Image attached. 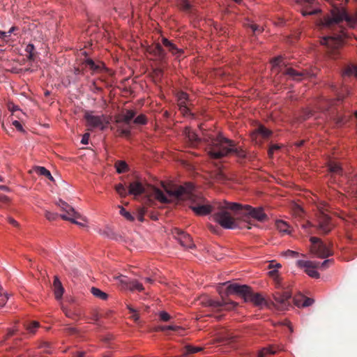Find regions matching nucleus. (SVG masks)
Here are the masks:
<instances>
[{"label": "nucleus", "instance_id": "11", "mask_svg": "<svg viewBox=\"0 0 357 357\" xmlns=\"http://www.w3.org/2000/svg\"><path fill=\"white\" fill-rule=\"evenodd\" d=\"M311 251L319 258H326L333 255V252L320 238L311 237Z\"/></svg>", "mask_w": 357, "mask_h": 357}, {"label": "nucleus", "instance_id": "30", "mask_svg": "<svg viewBox=\"0 0 357 357\" xmlns=\"http://www.w3.org/2000/svg\"><path fill=\"white\" fill-rule=\"evenodd\" d=\"M115 167L119 174L126 172L128 169L127 163L123 160L116 161L115 163Z\"/></svg>", "mask_w": 357, "mask_h": 357}, {"label": "nucleus", "instance_id": "28", "mask_svg": "<svg viewBox=\"0 0 357 357\" xmlns=\"http://www.w3.org/2000/svg\"><path fill=\"white\" fill-rule=\"evenodd\" d=\"M91 292L94 296L103 301L107 300L108 298V295L106 293L96 287H92L91 289Z\"/></svg>", "mask_w": 357, "mask_h": 357}, {"label": "nucleus", "instance_id": "49", "mask_svg": "<svg viewBox=\"0 0 357 357\" xmlns=\"http://www.w3.org/2000/svg\"><path fill=\"white\" fill-rule=\"evenodd\" d=\"M280 149V146L277 144H274L270 146L268 149V155L270 157H272L275 151L278 150Z\"/></svg>", "mask_w": 357, "mask_h": 357}, {"label": "nucleus", "instance_id": "53", "mask_svg": "<svg viewBox=\"0 0 357 357\" xmlns=\"http://www.w3.org/2000/svg\"><path fill=\"white\" fill-rule=\"evenodd\" d=\"M312 116V112L311 110H306V111L303 112V118L304 120L309 119Z\"/></svg>", "mask_w": 357, "mask_h": 357}, {"label": "nucleus", "instance_id": "13", "mask_svg": "<svg viewBox=\"0 0 357 357\" xmlns=\"http://www.w3.org/2000/svg\"><path fill=\"white\" fill-rule=\"evenodd\" d=\"M291 295L289 291H277L273 294L275 306L280 310H287L291 305Z\"/></svg>", "mask_w": 357, "mask_h": 357}, {"label": "nucleus", "instance_id": "25", "mask_svg": "<svg viewBox=\"0 0 357 357\" xmlns=\"http://www.w3.org/2000/svg\"><path fill=\"white\" fill-rule=\"evenodd\" d=\"M275 226L278 231L282 234H289V226L283 220H279L275 222Z\"/></svg>", "mask_w": 357, "mask_h": 357}, {"label": "nucleus", "instance_id": "15", "mask_svg": "<svg viewBox=\"0 0 357 357\" xmlns=\"http://www.w3.org/2000/svg\"><path fill=\"white\" fill-rule=\"evenodd\" d=\"M296 264L300 268H305V272L310 277L314 278H319V273L315 270L318 268L319 262V261H311L298 260Z\"/></svg>", "mask_w": 357, "mask_h": 357}, {"label": "nucleus", "instance_id": "26", "mask_svg": "<svg viewBox=\"0 0 357 357\" xmlns=\"http://www.w3.org/2000/svg\"><path fill=\"white\" fill-rule=\"evenodd\" d=\"M84 63L89 66L90 69L93 72H98L100 70L102 66H103V63H96L91 59H86Z\"/></svg>", "mask_w": 357, "mask_h": 357}, {"label": "nucleus", "instance_id": "42", "mask_svg": "<svg viewBox=\"0 0 357 357\" xmlns=\"http://www.w3.org/2000/svg\"><path fill=\"white\" fill-rule=\"evenodd\" d=\"M45 215L46 218L50 221L56 220L57 218V217L59 216L57 213H52L50 211H46Z\"/></svg>", "mask_w": 357, "mask_h": 357}, {"label": "nucleus", "instance_id": "34", "mask_svg": "<svg viewBox=\"0 0 357 357\" xmlns=\"http://www.w3.org/2000/svg\"><path fill=\"white\" fill-rule=\"evenodd\" d=\"M115 190L121 197H126L128 194L126 188L122 183L116 185Z\"/></svg>", "mask_w": 357, "mask_h": 357}, {"label": "nucleus", "instance_id": "56", "mask_svg": "<svg viewBox=\"0 0 357 357\" xmlns=\"http://www.w3.org/2000/svg\"><path fill=\"white\" fill-rule=\"evenodd\" d=\"M187 98H188L187 93L182 92L179 96V99L181 101V103H183L185 102V100L187 99Z\"/></svg>", "mask_w": 357, "mask_h": 357}, {"label": "nucleus", "instance_id": "36", "mask_svg": "<svg viewBox=\"0 0 357 357\" xmlns=\"http://www.w3.org/2000/svg\"><path fill=\"white\" fill-rule=\"evenodd\" d=\"M203 349L202 347H194L192 345H187L185 347V354H195L199 351H201Z\"/></svg>", "mask_w": 357, "mask_h": 357}, {"label": "nucleus", "instance_id": "44", "mask_svg": "<svg viewBox=\"0 0 357 357\" xmlns=\"http://www.w3.org/2000/svg\"><path fill=\"white\" fill-rule=\"evenodd\" d=\"M160 318L162 321H167L170 319L171 317L167 312L162 311L160 312Z\"/></svg>", "mask_w": 357, "mask_h": 357}, {"label": "nucleus", "instance_id": "12", "mask_svg": "<svg viewBox=\"0 0 357 357\" xmlns=\"http://www.w3.org/2000/svg\"><path fill=\"white\" fill-rule=\"evenodd\" d=\"M56 204L58 206L61 208V209L66 212V214L61 215V218L66 220H69L71 222L83 226V225L77 221L75 220L76 218H80L81 215L79 213L76 212L75 209L70 206L68 203L60 199Z\"/></svg>", "mask_w": 357, "mask_h": 357}, {"label": "nucleus", "instance_id": "23", "mask_svg": "<svg viewBox=\"0 0 357 357\" xmlns=\"http://www.w3.org/2000/svg\"><path fill=\"white\" fill-rule=\"evenodd\" d=\"M34 171L38 175L44 176L49 178L50 181H54V178L52 177L50 172L45 167L36 166L34 167Z\"/></svg>", "mask_w": 357, "mask_h": 357}, {"label": "nucleus", "instance_id": "8", "mask_svg": "<svg viewBox=\"0 0 357 357\" xmlns=\"http://www.w3.org/2000/svg\"><path fill=\"white\" fill-rule=\"evenodd\" d=\"M240 205L241 207L239 209L232 211V212L239 213V215L245 218H252L260 222L266 221L268 219L267 215L264 212L262 208H253L250 205ZM231 212V211H230Z\"/></svg>", "mask_w": 357, "mask_h": 357}, {"label": "nucleus", "instance_id": "43", "mask_svg": "<svg viewBox=\"0 0 357 357\" xmlns=\"http://www.w3.org/2000/svg\"><path fill=\"white\" fill-rule=\"evenodd\" d=\"M8 299V296L7 294H4L1 291V296H0V307H3L6 305L7 301Z\"/></svg>", "mask_w": 357, "mask_h": 357}, {"label": "nucleus", "instance_id": "54", "mask_svg": "<svg viewBox=\"0 0 357 357\" xmlns=\"http://www.w3.org/2000/svg\"><path fill=\"white\" fill-rule=\"evenodd\" d=\"M281 62H282V59L280 57L275 58L272 61L273 67L280 66Z\"/></svg>", "mask_w": 357, "mask_h": 357}, {"label": "nucleus", "instance_id": "4", "mask_svg": "<svg viewBox=\"0 0 357 357\" xmlns=\"http://www.w3.org/2000/svg\"><path fill=\"white\" fill-rule=\"evenodd\" d=\"M135 110H126L114 116V123L112 129L116 130L118 135L128 137L130 135L131 121L133 119V123L136 125H146L147 123V118L144 114L136 116Z\"/></svg>", "mask_w": 357, "mask_h": 357}, {"label": "nucleus", "instance_id": "17", "mask_svg": "<svg viewBox=\"0 0 357 357\" xmlns=\"http://www.w3.org/2000/svg\"><path fill=\"white\" fill-rule=\"evenodd\" d=\"M173 234L178 238L181 245L187 248H195V244L192 243L190 236L180 229L175 228Z\"/></svg>", "mask_w": 357, "mask_h": 357}, {"label": "nucleus", "instance_id": "20", "mask_svg": "<svg viewBox=\"0 0 357 357\" xmlns=\"http://www.w3.org/2000/svg\"><path fill=\"white\" fill-rule=\"evenodd\" d=\"M283 74L294 80L300 81L306 75V71H297L292 68H287L284 70Z\"/></svg>", "mask_w": 357, "mask_h": 357}, {"label": "nucleus", "instance_id": "38", "mask_svg": "<svg viewBox=\"0 0 357 357\" xmlns=\"http://www.w3.org/2000/svg\"><path fill=\"white\" fill-rule=\"evenodd\" d=\"M215 179L220 183H224L227 181V177L221 170H218L215 174Z\"/></svg>", "mask_w": 357, "mask_h": 357}, {"label": "nucleus", "instance_id": "3", "mask_svg": "<svg viewBox=\"0 0 357 357\" xmlns=\"http://www.w3.org/2000/svg\"><path fill=\"white\" fill-rule=\"evenodd\" d=\"M208 143V153L211 158L220 159L234 153L241 160L246 158V153L241 148L236 146L234 141L229 139L220 134L204 137Z\"/></svg>", "mask_w": 357, "mask_h": 357}, {"label": "nucleus", "instance_id": "40", "mask_svg": "<svg viewBox=\"0 0 357 357\" xmlns=\"http://www.w3.org/2000/svg\"><path fill=\"white\" fill-rule=\"evenodd\" d=\"M146 213V210L144 208H139L137 211V218L140 222L144 221V216Z\"/></svg>", "mask_w": 357, "mask_h": 357}, {"label": "nucleus", "instance_id": "32", "mask_svg": "<svg viewBox=\"0 0 357 357\" xmlns=\"http://www.w3.org/2000/svg\"><path fill=\"white\" fill-rule=\"evenodd\" d=\"M24 326L29 333H34L36 330L39 327L40 324L36 321H33L26 323Z\"/></svg>", "mask_w": 357, "mask_h": 357}, {"label": "nucleus", "instance_id": "1", "mask_svg": "<svg viewBox=\"0 0 357 357\" xmlns=\"http://www.w3.org/2000/svg\"><path fill=\"white\" fill-rule=\"evenodd\" d=\"M165 190L171 198H175L177 200H191L190 208L196 215H206L213 212L214 220L224 229L237 227L238 223L234 217L235 214H231L230 211L239 209L241 207L240 204L227 202H215L213 204H205L204 199L195 196L194 185L191 183H187L184 185H172L165 188Z\"/></svg>", "mask_w": 357, "mask_h": 357}, {"label": "nucleus", "instance_id": "19", "mask_svg": "<svg viewBox=\"0 0 357 357\" xmlns=\"http://www.w3.org/2000/svg\"><path fill=\"white\" fill-rule=\"evenodd\" d=\"M162 45L166 47L169 52L176 57L181 56L183 54V50L178 48L174 43L166 38H162Z\"/></svg>", "mask_w": 357, "mask_h": 357}, {"label": "nucleus", "instance_id": "22", "mask_svg": "<svg viewBox=\"0 0 357 357\" xmlns=\"http://www.w3.org/2000/svg\"><path fill=\"white\" fill-rule=\"evenodd\" d=\"M185 135L192 146H196L199 143L200 138L191 129L186 128L185 130Z\"/></svg>", "mask_w": 357, "mask_h": 357}, {"label": "nucleus", "instance_id": "37", "mask_svg": "<svg viewBox=\"0 0 357 357\" xmlns=\"http://www.w3.org/2000/svg\"><path fill=\"white\" fill-rule=\"evenodd\" d=\"M334 262V260L333 259H326L322 263L319 262V268H321L322 270L326 269L328 267H329L331 265H332Z\"/></svg>", "mask_w": 357, "mask_h": 357}, {"label": "nucleus", "instance_id": "57", "mask_svg": "<svg viewBox=\"0 0 357 357\" xmlns=\"http://www.w3.org/2000/svg\"><path fill=\"white\" fill-rule=\"evenodd\" d=\"M251 28L253 30L254 32H256V31H260V28L259 26L256 25V24H252L251 26Z\"/></svg>", "mask_w": 357, "mask_h": 357}, {"label": "nucleus", "instance_id": "39", "mask_svg": "<svg viewBox=\"0 0 357 357\" xmlns=\"http://www.w3.org/2000/svg\"><path fill=\"white\" fill-rule=\"evenodd\" d=\"M344 74L347 75L354 74L355 76L357 77V65L348 67L346 69Z\"/></svg>", "mask_w": 357, "mask_h": 357}, {"label": "nucleus", "instance_id": "6", "mask_svg": "<svg viewBox=\"0 0 357 357\" xmlns=\"http://www.w3.org/2000/svg\"><path fill=\"white\" fill-rule=\"evenodd\" d=\"M128 194L135 197L145 194L149 197H152L161 203H167L169 202L167 197L160 189L148 185H144L139 181L131 182L128 186Z\"/></svg>", "mask_w": 357, "mask_h": 357}, {"label": "nucleus", "instance_id": "62", "mask_svg": "<svg viewBox=\"0 0 357 357\" xmlns=\"http://www.w3.org/2000/svg\"><path fill=\"white\" fill-rule=\"evenodd\" d=\"M285 324L287 326V327L289 328L290 331L292 332L293 331V329H292V327L291 326V323L289 321H287L285 323Z\"/></svg>", "mask_w": 357, "mask_h": 357}, {"label": "nucleus", "instance_id": "29", "mask_svg": "<svg viewBox=\"0 0 357 357\" xmlns=\"http://www.w3.org/2000/svg\"><path fill=\"white\" fill-rule=\"evenodd\" d=\"M25 51L27 53V59L29 61H34L36 56L34 45L33 44L27 45L25 48Z\"/></svg>", "mask_w": 357, "mask_h": 357}, {"label": "nucleus", "instance_id": "59", "mask_svg": "<svg viewBox=\"0 0 357 357\" xmlns=\"http://www.w3.org/2000/svg\"><path fill=\"white\" fill-rule=\"evenodd\" d=\"M74 74L75 75H80V74H82V71L79 68H76L74 70Z\"/></svg>", "mask_w": 357, "mask_h": 357}, {"label": "nucleus", "instance_id": "55", "mask_svg": "<svg viewBox=\"0 0 357 357\" xmlns=\"http://www.w3.org/2000/svg\"><path fill=\"white\" fill-rule=\"evenodd\" d=\"M8 222L10 225H12L14 227H18L19 226V223L14 218H13L11 217H9L8 218Z\"/></svg>", "mask_w": 357, "mask_h": 357}, {"label": "nucleus", "instance_id": "50", "mask_svg": "<svg viewBox=\"0 0 357 357\" xmlns=\"http://www.w3.org/2000/svg\"><path fill=\"white\" fill-rule=\"evenodd\" d=\"M90 134L89 132L85 133L82 138L81 143L82 144H88Z\"/></svg>", "mask_w": 357, "mask_h": 357}, {"label": "nucleus", "instance_id": "45", "mask_svg": "<svg viewBox=\"0 0 357 357\" xmlns=\"http://www.w3.org/2000/svg\"><path fill=\"white\" fill-rule=\"evenodd\" d=\"M284 255L289 257L295 258L298 256V252L288 250L284 253Z\"/></svg>", "mask_w": 357, "mask_h": 357}, {"label": "nucleus", "instance_id": "33", "mask_svg": "<svg viewBox=\"0 0 357 357\" xmlns=\"http://www.w3.org/2000/svg\"><path fill=\"white\" fill-rule=\"evenodd\" d=\"M333 120L337 126H342L348 121V117L337 114L333 117Z\"/></svg>", "mask_w": 357, "mask_h": 357}, {"label": "nucleus", "instance_id": "35", "mask_svg": "<svg viewBox=\"0 0 357 357\" xmlns=\"http://www.w3.org/2000/svg\"><path fill=\"white\" fill-rule=\"evenodd\" d=\"M118 207L120 208V214L122 216H123L126 220L129 221H133L135 220L134 216L130 213L127 211L123 206H119Z\"/></svg>", "mask_w": 357, "mask_h": 357}, {"label": "nucleus", "instance_id": "21", "mask_svg": "<svg viewBox=\"0 0 357 357\" xmlns=\"http://www.w3.org/2000/svg\"><path fill=\"white\" fill-rule=\"evenodd\" d=\"M53 290L56 299L59 300L62 298L64 289L63 285L57 276H54L53 282Z\"/></svg>", "mask_w": 357, "mask_h": 357}, {"label": "nucleus", "instance_id": "64", "mask_svg": "<svg viewBox=\"0 0 357 357\" xmlns=\"http://www.w3.org/2000/svg\"><path fill=\"white\" fill-rule=\"evenodd\" d=\"M277 273H278L277 270H273V271H270V274L272 275H276Z\"/></svg>", "mask_w": 357, "mask_h": 357}, {"label": "nucleus", "instance_id": "7", "mask_svg": "<svg viewBox=\"0 0 357 357\" xmlns=\"http://www.w3.org/2000/svg\"><path fill=\"white\" fill-rule=\"evenodd\" d=\"M199 303L204 306V307H208L212 308L213 310L220 311L222 309L226 310H231L238 305V303L231 301H228L225 298H222V301H215L211 298V297L208 296H202L199 299Z\"/></svg>", "mask_w": 357, "mask_h": 357}, {"label": "nucleus", "instance_id": "16", "mask_svg": "<svg viewBox=\"0 0 357 357\" xmlns=\"http://www.w3.org/2000/svg\"><path fill=\"white\" fill-rule=\"evenodd\" d=\"M271 135V131L260 125L251 133V138L256 144H261L262 141Z\"/></svg>", "mask_w": 357, "mask_h": 357}, {"label": "nucleus", "instance_id": "46", "mask_svg": "<svg viewBox=\"0 0 357 357\" xmlns=\"http://www.w3.org/2000/svg\"><path fill=\"white\" fill-rule=\"evenodd\" d=\"M314 303V300L304 296V301L302 303V307H308Z\"/></svg>", "mask_w": 357, "mask_h": 357}, {"label": "nucleus", "instance_id": "58", "mask_svg": "<svg viewBox=\"0 0 357 357\" xmlns=\"http://www.w3.org/2000/svg\"><path fill=\"white\" fill-rule=\"evenodd\" d=\"M8 35L7 32L0 31V38L4 39L6 37H8Z\"/></svg>", "mask_w": 357, "mask_h": 357}, {"label": "nucleus", "instance_id": "24", "mask_svg": "<svg viewBox=\"0 0 357 357\" xmlns=\"http://www.w3.org/2000/svg\"><path fill=\"white\" fill-rule=\"evenodd\" d=\"M276 349L274 347L270 346L264 347L258 352V357H268L270 355L275 354Z\"/></svg>", "mask_w": 357, "mask_h": 357}, {"label": "nucleus", "instance_id": "31", "mask_svg": "<svg viewBox=\"0 0 357 357\" xmlns=\"http://www.w3.org/2000/svg\"><path fill=\"white\" fill-rule=\"evenodd\" d=\"M177 4L179 8L185 12H189L191 5L188 0H177Z\"/></svg>", "mask_w": 357, "mask_h": 357}, {"label": "nucleus", "instance_id": "2", "mask_svg": "<svg viewBox=\"0 0 357 357\" xmlns=\"http://www.w3.org/2000/svg\"><path fill=\"white\" fill-rule=\"evenodd\" d=\"M345 20L351 25L357 24V13L351 16L343 8L333 7L331 10V17L324 19L323 26L332 29L333 33L323 37L320 43L326 47L327 54L333 59L339 54L340 48L343 45L344 39L347 37L345 30L338 25V23Z\"/></svg>", "mask_w": 357, "mask_h": 357}, {"label": "nucleus", "instance_id": "51", "mask_svg": "<svg viewBox=\"0 0 357 357\" xmlns=\"http://www.w3.org/2000/svg\"><path fill=\"white\" fill-rule=\"evenodd\" d=\"M180 329H181V328L179 326H163L161 328L162 331H167V330L178 331Z\"/></svg>", "mask_w": 357, "mask_h": 357}, {"label": "nucleus", "instance_id": "41", "mask_svg": "<svg viewBox=\"0 0 357 357\" xmlns=\"http://www.w3.org/2000/svg\"><path fill=\"white\" fill-rule=\"evenodd\" d=\"M304 301V296L300 295L298 297H295L293 299V301L294 303V305L298 307H302V303Z\"/></svg>", "mask_w": 357, "mask_h": 357}, {"label": "nucleus", "instance_id": "18", "mask_svg": "<svg viewBox=\"0 0 357 357\" xmlns=\"http://www.w3.org/2000/svg\"><path fill=\"white\" fill-rule=\"evenodd\" d=\"M117 278L125 288L129 289L130 291H133L137 290L142 291L144 289L142 284L139 282L137 280H129L126 276L123 275H120Z\"/></svg>", "mask_w": 357, "mask_h": 357}, {"label": "nucleus", "instance_id": "9", "mask_svg": "<svg viewBox=\"0 0 357 357\" xmlns=\"http://www.w3.org/2000/svg\"><path fill=\"white\" fill-rule=\"evenodd\" d=\"M327 211L324 206L318 207L317 218V229L320 234H328L334 225L331 222V218L326 213Z\"/></svg>", "mask_w": 357, "mask_h": 357}, {"label": "nucleus", "instance_id": "10", "mask_svg": "<svg viewBox=\"0 0 357 357\" xmlns=\"http://www.w3.org/2000/svg\"><path fill=\"white\" fill-rule=\"evenodd\" d=\"M147 52L154 56V59L159 63L160 68H158L156 71L158 74L162 75L163 73L162 68H164L167 63V53L160 43H155L149 46Z\"/></svg>", "mask_w": 357, "mask_h": 357}, {"label": "nucleus", "instance_id": "61", "mask_svg": "<svg viewBox=\"0 0 357 357\" xmlns=\"http://www.w3.org/2000/svg\"><path fill=\"white\" fill-rule=\"evenodd\" d=\"M16 29H17V28H16L15 26H12V27L9 29V31L7 32V33H8V36H10V34H11L12 33H13V32H14V31H15Z\"/></svg>", "mask_w": 357, "mask_h": 357}, {"label": "nucleus", "instance_id": "63", "mask_svg": "<svg viewBox=\"0 0 357 357\" xmlns=\"http://www.w3.org/2000/svg\"><path fill=\"white\" fill-rule=\"evenodd\" d=\"M0 190H8V188L7 186H6V185H0Z\"/></svg>", "mask_w": 357, "mask_h": 357}, {"label": "nucleus", "instance_id": "52", "mask_svg": "<svg viewBox=\"0 0 357 357\" xmlns=\"http://www.w3.org/2000/svg\"><path fill=\"white\" fill-rule=\"evenodd\" d=\"M8 109L13 112L14 113L15 112H17L18 110H20L18 106L14 105L13 103H10L8 105Z\"/></svg>", "mask_w": 357, "mask_h": 357}, {"label": "nucleus", "instance_id": "48", "mask_svg": "<svg viewBox=\"0 0 357 357\" xmlns=\"http://www.w3.org/2000/svg\"><path fill=\"white\" fill-rule=\"evenodd\" d=\"M319 9H314V10H312L311 11H306V10H302L301 13L303 16H307V15H316L318 13H319Z\"/></svg>", "mask_w": 357, "mask_h": 357}, {"label": "nucleus", "instance_id": "14", "mask_svg": "<svg viewBox=\"0 0 357 357\" xmlns=\"http://www.w3.org/2000/svg\"><path fill=\"white\" fill-rule=\"evenodd\" d=\"M84 119L86 121V126L89 127L88 129L89 130L94 128H99L103 130L106 128L103 116H95L92 112H86L84 114Z\"/></svg>", "mask_w": 357, "mask_h": 357}, {"label": "nucleus", "instance_id": "60", "mask_svg": "<svg viewBox=\"0 0 357 357\" xmlns=\"http://www.w3.org/2000/svg\"><path fill=\"white\" fill-rule=\"evenodd\" d=\"M84 356H85V352L80 351V352H78L74 357H84Z\"/></svg>", "mask_w": 357, "mask_h": 357}, {"label": "nucleus", "instance_id": "27", "mask_svg": "<svg viewBox=\"0 0 357 357\" xmlns=\"http://www.w3.org/2000/svg\"><path fill=\"white\" fill-rule=\"evenodd\" d=\"M328 169L333 174H342V169L340 164L335 162H330L328 164Z\"/></svg>", "mask_w": 357, "mask_h": 357}, {"label": "nucleus", "instance_id": "5", "mask_svg": "<svg viewBox=\"0 0 357 357\" xmlns=\"http://www.w3.org/2000/svg\"><path fill=\"white\" fill-rule=\"evenodd\" d=\"M226 291L227 294H236L242 297L245 302H251L256 306L267 305V302L260 294L255 293L249 286L245 284H230L227 286Z\"/></svg>", "mask_w": 357, "mask_h": 357}, {"label": "nucleus", "instance_id": "47", "mask_svg": "<svg viewBox=\"0 0 357 357\" xmlns=\"http://www.w3.org/2000/svg\"><path fill=\"white\" fill-rule=\"evenodd\" d=\"M12 125L15 127V128L20 131V132H24V130L22 126V124L17 120H15L12 122Z\"/></svg>", "mask_w": 357, "mask_h": 357}]
</instances>
